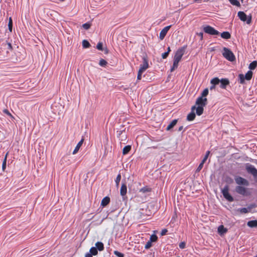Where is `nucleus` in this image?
<instances>
[{"mask_svg": "<svg viewBox=\"0 0 257 257\" xmlns=\"http://www.w3.org/2000/svg\"><path fill=\"white\" fill-rule=\"evenodd\" d=\"M208 93V89L205 88L202 92L201 96L196 99L195 104L191 107V112L187 115V120L188 121L193 120L195 118L196 114L200 116L203 114L204 107L207 103L206 96Z\"/></svg>", "mask_w": 257, "mask_h": 257, "instance_id": "nucleus-1", "label": "nucleus"}, {"mask_svg": "<svg viewBox=\"0 0 257 257\" xmlns=\"http://www.w3.org/2000/svg\"><path fill=\"white\" fill-rule=\"evenodd\" d=\"M186 48V47L185 46L179 48L175 52L173 58V66L171 68V72L174 71L177 68L179 62L181 61L183 56L185 53Z\"/></svg>", "mask_w": 257, "mask_h": 257, "instance_id": "nucleus-2", "label": "nucleus"}, {"mask_svg": "<svg viewBox=\"0 0 257 257\" xmlns=\"http://www.w3.org/2000/svg\"><path fill=\"white\" fill-rule=\"evenodd\" d=\"M143 63L140 65L138 76H137V79L138 80H140L142 79V75L143 73L149 67L148 60L147 57H144L143 58Z\"/></svg>", "mask_w": 257, "mask_h": 257, "instance_id": "nucleus-3", "label": "nucleus"}, {"mask_svg": "<svg viewBox=\"0 0 257 257\" xmlns=\"http://www.w3.org/2000/svg\"><path fill=\"white\" fill-rule=\"evenodd\" d=\"M222 54L225 59L230 62L235 60V57L233 53L230 50L226 47L223 48Z\"/></svg>", "mask_w": 257, "mask_h": 257, "instance_id": "nucleus-4", "label": "nucleus"}, {"mask_svg": "<svg viewBox=\"0 0 257 257\" xmlns=\"http://www.w3.org/2000/svg\"><path fill=\"white\" fill-rule=\"evenodd\" d=\"M244 186H237L235 187V191L238 194L243 196H248L250 194V192L248 188Z\"/></svg>", "mask_w": 257, "mask_h": 257, "instance_id": "nucleus-5", "label": "nucleus"}, {"mask_svg": "<svg viewBox=\"0 0 257 257\" xmlns=\"http://www.w3.org/2000/svg\"><path fill=\"white\" fill-rule=\"evenodd\" d=\"M237 15L241 21L243 22L246 21L247 24H249L251 23V17L250 16H247L243 12H238Z\"/></svg>", "mask_w": 257, "mask_h": 257, "instance_id": "nucleus-6", "label": "nucleus"}, {"mask_svg": "<svg viewBox=\"0 0 257 257\" xmlns=\"http://www.w3.org/2000/svg\"><path fill=\"white\" fill-rule=\"evenodd\" d=\"M222 193L224 197L228 201L232 202L233 201V197L229 193V187L228 186H225L222 190Z\"/></svg>", "mask_w": 257, "mask_h": 257, "instance_id": "nucleus-7", "label": "nucleus"}, {"mask_svg": "<svg viewBox=\"0 0 257 257\" xmlns=\"http://www.w3.org/2000/svg\"><path fill=\"white\" fill-rule=\"evenodd\" d=\"M252 72L251 71H248L245 74V76L240 74L239 75V78L240 80V83L242 84L244 83V79L245 78L247 80H249L251 79L252 76Z\"/></svg>", "mask_w": 257, "mask_h": 257, "instance_id": "nucleus-8", "label": "nucleus"}, {"mask_svg": "<svg viewBox=\"0 0 257 257\" xmlns=\"http://www.w3.org/2000/svg\"><path fill=\"white\" fill-rule=\"evenodd\" d=\"M235 181L238 186H248L249 185L248 181L240 177H236Z\"/></svg>", "mask_w": 257, "mask_h": 257, "instance_id": "nucleus-9", "label": "nucleus"}, {"mask_svg": "<svg viewBox=\"0 0 257 257\" xmlns=\"http://www.w3.org/2000/svg\"><path fill=\"white\" fill-rule=\"evenodd\" d=\"M204 31L208 34L211 35H218L219 32L214 29L213 27L209 26H206L203 28Z\"/></svg>", "mask_w": 257, "mask_h": 257, "instance_id": "nucleus-10", "label": "nucleus"}, {"mask_svg": "<svg viewBox=\"0 0 257 257\" xmlns=\"http://www.w3.org/2000/svg\"><path fill=\"white\" fill-rule=\"evenodd\" d=\"M256 205L255 204H251L248 206L247 208H242L237 209V211L241 214H245L250 212L251 209L255 208Z\"/></svg>", "mask_w": 257, "mask_h": 257, "instance_id": "nucleus-11", "label": "nucleus"}, {"mask_svg": "<svg viewBox=\"0 0 257 257\" xmlns=\"http://www.w3.org/2000/svg\"><path fill=\"white\" fill-rule=\"evenodd\" d=\"M247 171L251 173L254 177L257 178V170L251 165H247L246 167Z\"/></svg>", "mask_w": 257, "mask_h": 257, "instance_id": "nucleus-12", "label": "nucleus"}, {"mask_svg": "<svg viewBox=\"0 0 257 257\" xmlns=\"http://www.w3.org/2000/svg\"><path fill=\"white\" fill-rule=\"evenodd\" d=\"M171 27V26H168L165 27L164 29H163L162 30V31H161L160 33V36H159L160 39L161 40H163L164 38V37H165L166 35L167 34L168 31L170 29Z\"/></svg>", "mask_w": 257, "mask_h": 257, "instance_id": "nucleus-13", "label": "nucleus"}, {"mask_svg": "<svg viewBox=\"0 0 257 257\" xmlns=\"http://www.w3.org/2000/svg\"><path fill=\"white\" fill-rule=\"evenodd\" d=\"M220 87L222 88H225L226 86L229 83V81L227 79H222L220 80Z\"/></svg>", "mask_w": 257, "mask_h": 257, "instance_id": "nucleus-14", "label": "nucleus"}, {"mask_svg": "<svg viewBox=\"0 0 257 257\" xmlns=\"http://www.w3.org/2000/svg\"><path fill=\"white\" fill-rule=\"evenodd\" d=\"M83 141H84V139H82L77 144V145L76 146L73 152V155L76 154L78 152L79 149H80V148L82 145Z\"/></svg>", "mask_w": 257, "mask_h": 257, "instance_id": "nucleus-15", "label": "nucleus"}, {"mask_svg": "<svg viewBox=\"0 0 257 257\" xmlns=\"http://www.w3.org/2000/svg\"><path fill=\"white\" fill-rule=\"evenodd\" d=\"M127 191V187L125 184H122L121 185L120 190V193L121 196H124Z\"/></svg>", "mask_w": 257, "mask_h": 257, "instance_id": "nucleus-16", "label": "nucleus"}, {"mask_svg": "<svg viewBox=\"0 0 257 257\" xmlns=\"http://www.w3.org/2000/svg\"><path fill=\"white\" fill-rule=\"evenodd\" d=\"M227 231V228H225L223 225H220L218 228V232L220 235L224 234Z\"/></svg>", "mask_w": 257, "mask_h": 257, "instance_id": "nucleus-17", "label": "nucleus"}, {"mask_svg": "<svg viewBox=\"0 0 257 257\" xmlns=\"http://www.w3.org/2000/svg\"><path fill=\"white\" fill-rule=\"evenodd\" d=\"M110 202V198L108 197H105L103 198L101 202V205L102 206H105L109 204Z\"/></svg>", "mask_w": 257, "mask_h": 257, "instance_id": "nucleus-18", "label": "nucleus"}, {"mask_svg": "<svg viewBox=\"0 0 257 257\" xmlns=\"http://www.w3.org/2000/svg\"><path fill=\"white\" fill-rule=\"evenodd\" d=\"M177 119H174L167 126L166 130L167 131L171 130L177 123Z\"/></svg>", "mask_w": 257, "mask_h": 257, "instance_id": "nucleus-19", "label": "nucleus"}, {"mask_svg": "<svg viewBox=\"0 0 257 257\" xmlns=\"http://www.w3.org/2000/svg\"><path fill=\"white\" fill-rule=\"evenodd\" d=\"M247 224L249 227H257V220H254L249 221L247 222Z\"/></svg>", "mask_w": 257, "mask_h": 257, "instance_id": "nucleus-20", "label": "nucleus"}, {"mask_svg": "<svg viewBox=\"0 0 257 257\" xmlns=\"http://www.w3.org/2000/svg\"><path fill=\"white\" fill-rule=\"evenodd\" d=\"M221 37L224 39H228L231 37V35L228 32H224L221 34Z\"/></svg>", "mask_w": 257, "mask_h": 257, "instance_id": "nucleus-21", "label": "nucleus"}, {"mask_svg": "<svg viewBox=\"0 0 257 257\" xmlns=\"http://www.w3.org/2000/svg\"><path fill=\"white\" fill-rule=\"evenodd\" d=\"M131 146L130 145L125 146L122 150L123 155L127 154L131 150Z\"/></svg>", "mask_w": 257, "mask_h": 257, "instance_id": "nucleus-22", "label": "nucleus"}, {"mask_svg": "<svg viewBox=\"0 0 257 257\" xmlns=\"http://www.w3.org/2000/svg\"><path fill=\"white\" fill-rule=\"evenodd\" d=\"M83 48L84 49L88 48L90 47V44L86 40H83L82 42Z\"/></svg>", "mask_w": 257, "mask_h": 257, "instance_id": "nucleus-23", "label": "nucleus"}, {"mask_svg": "<svg viewBox=\"0 0 257 257\" xmlns=\"http://www.w3.org/2000/svg\"><path fill=\"white\" fill-rule=\"evenodd\" d=\"M95 246L96 248L100 251L102 250L104 248L103 244L101 242H97L95 243Z\"/></svg>", "mask_w": 257, "mask_h": 257, "instance_id": "nucleus-24", "label": "nucleus"}, {"mask_svg": "<svg viewBox=\"0 0 257 257\" xmlns=\"http://www.w3.org/2000/svg\"><path fill=\"white\" fill-rule=\"evenodd\" d=\"M220 82V80L218 78L215 77L211 80L210 83L212 85H216Z\"/></svg>", "mask_w": 257, "mask_h": 257, "instance_id": "nucleus-25", "label": "nucleus"}, {"mask_svg": "<svg viewBox=\"0 0 257 257\" xmlns=\"http://www.w3.org/2000/svg\"><path fill=\"white\" fill-rule=\"evenodd\" d=\"M229 2L233 6L240 7V4L239 2L237 0H228Z\"/></svg>", "mask_w": 257, "mask_h": 257, "instance_id": "nucleus-26", "label": "nucleus"}, {"mask_svg": "<svg viewBox=\"0 0 257 257\" xmlns=\"http://www.w3.org/2000/svg\"><path fill=\"white\" fill-rule=\"evenodd\" d=\"M257 66V62L256 61H254L251 62L249 65V68L250 70H254Z\"/></svg>", "mask_w": 257, "mask_h": 257, "instance_id": "nucleus-27", "label": "nucleus"}, {"mask_svg": "<svg viewBox=\"0 0 257 257\" xmlns=\"http://www.w3.org/2000/svg\"><path fill=\"white\" fill-rule=\"evenodd\" d=\"M97 248L95 247H92L90 249V253L93 255H95L97 254Z\"/></svg>", "mask_w": 257, "mask_h": 257, "instance_id": "nucleus-28", "label": "nucleus"}, {"mask_svg": "<svg viewBox=\"0 0 257 257\" xmlns=\"http://www.w3.org/2000/svg\"><path fill=\"white\" fill-rule=\"evenodd\" d=\"M91 26V24L90 23H86L82 25V28L85 30H88Z\"/></svg>", "mask_w": 257, "mask_h": 257, "instance_id": "nucleus-29", "label": "nucleus"}, {"mask_svg": "<svg viewBox=\"0 0 257 257\" xmlns=\"http://www.w3.org/2000/svg\"><path fill=\"white\" fill-rule=\"evenodd\" d=\"M8 27H9V29L10 31L12 32V28H13V22H12V18H11V17L9 18V20Z\"/></svg>", "mask_w": 257, "mask_h": 257, "instance_id": "nucleus-30", "label": "nucleus"}, {"mask_svg": "<svg viewBox=\"0 0 257 257\" xmlns=\"http://www.w3.org/2000/svg\"><path fill=\"white\" fill-rule=\"evenodd\" d=\"M107 64V62L104 59H101L100 60L99 62V65L101 66L104 67Z\"/></svg>", "mask_w": 257, "mask_h": 257, "instance_id": "nucleus-31", "label": "nucleus"}, {"mask_svg": "<svg viewBox=\"0 0 257 257\" xmlns=\"http://www.w3.org/2000/svg\"><path fill=\"white\" fill-rule=\"evenodd\" d=\"M120 179H121V175H120V174H118L117 176V177H116V178L115 179V183H116V185L117 187L118 186V185H119V182L120 181Z\"/></svg>", "mask_w": 257, "mask_h": 257, "instance_id": "nucleus-32", "label": "nucleus"}, {"mask_svg": "<svg viewBox=\"0 0 257 257\" xmlns=\"http://www.w3.org/2000/svg\"><path fill=\"white\" fill-rule=\"evenodd\" d=\"M157 236L156 235H152L150 237V241L155 242L157 240Z\"/></svg>", "mask_w": 257, "mask_h": 257, "instance_id": "nucleus-33", "label": "nucleus"}, {"mask_svg": "<svg viewBox=\"0 0 257 257\" xmlns=\"http://www.w3.org/2000/svg\"><path fill=\"white\" fill-rule=\"evenodd\" d=\"M114 254L118 257H123L124 256V255L123 253H122L118 251H116V250H115L114 251Z\"/></svg>", "mask_w": 257, "mask_h": 257, "instance_id": "nucleus-34", "label": "nucleus"}, {"mask_svg": "<svg viewBox=\"0 0 257 257\" xmlns=\"http://www.w3.org/2000/svg\"><path fill=\"white\" fill-rule=\"evenodd\" d=\"M103 45L101 42H99L96 46V48L98 50L102 51L103 50Z\"/></svg>", "mask_w": 257, "mask_h": 257, "instance_id": "nucleus-35", "label": "nucleus"}, {"mask_svg": "<svg viewBox=\"0 0 257 257\" xmlns=\"http://www.w3.org/2000/svg\"><path fill=\"white\" fill-rule=\"evenodd\" d=\"M6 164H7L6 157H5L3 162V165H2V169L3 171H5V170L6 168Z\"/></svg>", "mask_w": 257, "mask_h": 257, "instance_id": "nucleus-36", "label": "nucleus"}, {"mask_svg": "<svg viewBox=\"0 0 257 257\" xmlns=\"http://www.w3.org/2000/svg\"><path fill=\"white\" fill-rule=\"evenodd\" d=\"M209 154H210V151H207L206 153V155L204 158V159H203V160L202 161V162H203V163H205L206 161V160L207 159L209 155Z\"/></svg>", "mask_w": 257, "mask_h": 257, "instance_id": "nucleus-37", "label": "nucleus"}, {"mask_svg": "<svg viewBox=\"0 0 257 257\" xmlns=\"http://www.w3.org/2000/svg\"><path fill=\"white\" fill-rule=\"evenodd\" d=\"M204 164V163H203V162H201V163L200 164V165H199L198 167L197 168V169L196 170L197 172H199L202 169Z\"/></svg>", "mask_w": 257, "mask_h": 257, "instance_id": "nucleus-38", "label": "nucleus"}, {"mask_svg": "<svg viewBox=\"0 0 257 257\" xmlns=\"http://www.w3.org/2000/svg\"><path fill=\"white\" fill-rule=\"evenodd\" d=\"M150 191V189L146 187L143 188L141 189L140 190V192H143V193H145L146 192H149Z\"/></svg>", "mask_w": 257, "mask_h": 257, "instance_id": "nucleus-39", "label": "nucleus"}, {"mask_svg": "<svg viewBox=\"0 0 257 257\" xmlns=\"http://www.w3.org/2000/svg\"><path fill=\"white\" fill-rule=\"evenodd\" d=\"M4 112L5 113H6V114L8 115L9 116H11V117L13 118V115H12V114L9 111V110L8 109H4Z\"/></svg>", "mask_w": 257, "mask_h": 257, "instance_id": "nucleus-40", "label": "nucleus"}, {"mask_svg": "<svg viewBox=\"0 0 257 257\" xmlns=\"http://www.w3.org/2000/svg\"><path fill=\"white\" fill-rule=\"evenodd\" d=\"M152 246V242L150 241H149L145 245V248L146 249L149 248Z\"/></svg>", "mask_w": 257, "mask_h": 257, "instance_id": "nucleus-41", "label": "nucleus"}, {"mask_svg": "<svg viewBox=\"0 0 257 257\" xmlns=\"http://www.w3.org/2000/svg\"><path fill=\"white\" fill-rule=\"evenodd\" d=\"M186 246V243L185 242H181L179 244V247L180 248L183 249Z\"/></svg>", "mask_w": 257, "mask_h": 257, "instance_id": "nucleus-42", "label": "nucleus"}, {"mask_svg": "<svg viewBox=\"0 0 257 257\" xmlns=\"http://www.w3.org/2000/svg\"><path fill=\"white\" fill-rule=\"evenodd\" d=\"M168 52H165L162 54V57L163 59H166L168 57Z\"/></svg>", "mask_w": 257, "mask_h": 257, "instance_id": "nucleus-43", "label": "nucleus"}, {"mask_svg": "<svg viewBox=\"0 0 257 257\" xmlns=\"http://www.w3.org/2000/svg\"><path fill=\"white\" fill-rule=\"evenodd\" d=\"M167 232V230L166 229H164L162 230V231L161 232V235L162 236L164 235L165 234H166Z\"/></svg>", "mask_w": 257, "mask_h": 257, "instance_id": "nucleus-44", "label": "nucleus"}, {"mask_svg": "<svg viewBox=\"0 0 257 257\" xmlns=\"http://www.w3.org/2000/svg\"><path fill=\"white\" fill-rule=\"evenodd\" d=\"M92 255L90 253H87L85 254V257H92Z\"/></svg>", "mask_w": 257, "mask_h": 257, "instance_id": "nucleus-45", "label": "nucleus"}, {"mask_svg": "<svg viewBox=\"0 0 257 257\" xmlns=\"http://www.w3.org/2000/svg\"><path fill=\"white\" fill-rule=\"evenodd\" d=\"M198 35L200 37L201 39H203V33H199L198 34Z\"/></svg>", "mask_w": 257, "mask_h": 257, "instance_id": "nucleus-46", "label": "nucleus"}, {"mask_svg": "<svg viewBox=\"0 0 257 257\" xmlns=\"http://www.w3.org/2000/svg\"><path fill=\"white\" fill-rule=\"evenodd\" d=\"M215 85H212L210 86V89L211 90H212V89H214V88H215Z\"/></svg>", "mask_w": 257, "mask_h": 257, "instance_id": "nucleus-47", "label": "nucleus"}, {"mask_svg": "<svg viewBox=\"0 0 257 257\" xmlns=\"http://www.w3.org/2000/svg\"><path fill=\"white\" fill-rule=\"evenodd\" d=\"M171 51V49H170V47H168L167 48V52H168V54H169L170 52Z\"/></svg>", "mask_w": 257, "mask_h": 257, "instance_id": "nucleus-48", "label": "nucleus"}, {"mask_svg": "<svg viewBox=\"0 0 257 257\" xmlns=\"http://www.w3.org/2000/svg\"><path fill=\"white\" fill-rule=\"evenodd\" d=\"M183 128V126H181L179 127V129H178V131H181L182 130V129Z\"/></svg>", "mask_w": 257, "mask_h": 257, "instance_id": "nucleus-49", "label": "nucleus"}, {"mask_svg": "<svg viewBox=\"0 0 257 257\" xmlns=\"http://www.w3.org/2000/svg\"><path fill=\"white\" fill-rule=\"evenodd\" d=\"M8 46H9L10 49H12V45H11V44L10 43H8Z\"/></svg>", "mask_w": 257, "mask_h": 257, "instance_id": "nucleus-50", "label": "nucleus"}, {"mask_svg": "<svg viewBox=\"0 0 257 257\" xmlns=\"http://www.w3.org/2000/svg\"><path fill=\"white\" fill-rule=\"evenodd\" d=\"M176 218H177V215L175 214V215H174V216L173 217V219L174 220H176Z\"/></svg>", "mask_w": 257, "mask_h": 257, "instance_id": "nucleus-51", "label": "nucleus"}, {"mask_svg": "<svg viewBox=\"0 0 257 257\" xmlns=\"http://www.w3.org/2000/svg\"><path fill=\"white\" fill-rule=\"evenodd\" d=\"M105 53H108V50L107 49H105Z\"/></svg>", "mask_w": 257, "mask_h": 257, "instance_id": "nucleus-52", "label": "nucleus"}, {"mask_svg": "<svg viewBox=\"0 0 257 257\" xmlns=\"http://www.w3.org/2000/svg\"><path fill=\"white\" fill-rule=\"evenodd\" d=\"M8 153H7L5 156V157H6V159H7V156H8Z\"/></svg>", "mask_w": 257, "mask_h": 257, "instance_id": "nucleus-53", "label": "nucleus"}, {"mask_svg": "<svg viewBox=\"0 0 257 257\" xmlns=\"http://www.w3.org/2000/svg\"><path fill=\"white\" fill-rule=\"evenodd\" d=\"M240 1H241V3L242 4H243V2H244V0H240Z\"/></svg>", "mask_w": 257, "mask_h": 257, "instance_id": "nucleus-54", "label": "nucleus"}, {"mask_svg": "<svg viewBox=\"0 0 257 257\" xmlns=\"http://www.w3.org/2000/svg\"><path fill=\"white\" fill-rule=\"evenodd\" d=\"M255 257H257V255Z\"/></svg>", "mask_w": 257, "mask_h": 257, "instance_id": "nucleus-55", "label": "nucleus"}]
</instances>
